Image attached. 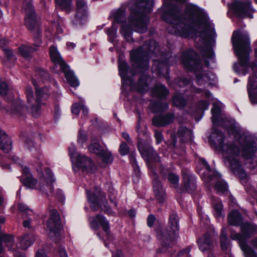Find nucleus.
<instances>
[{
    "label": "nucleus",
    "mask_w": 257,
    "mask_h": 257,
    "mask_svg": "<svg viewBox=\"0 0 257 257\" xmlns=\"http://www.w3.org/2000/svg\"><path fill=\"white\" fill-rule=\"evenodd\" d=\"M180 10L174 4L166 6L162 18L168 24L167 29L169 33L187 38L200 32V38L206 44L212 45L215 43L216 34L214 25L204 10L196 5H188L186 14L187 18L183 17Z\"/></svg>",
    "instance_id": "nucleus-1"
},
{
    "label": "nucleus",
    "mask_w": 257,
    "mask_h": 257,
    "mask_svg": "<svg viewBox=\"0 0 257 257\" xmlns=\"http://www.w3.org/2000/svg\"><path fill=\"white\" fill-rule=\"evenodd\" d=\"M153 54L159 55L162 60H153L152 71L156 73L157 75L161 76L163 74V71L167 69L169 65H171L169 60L174 58L171 57L170 54H165L160 50L157 43L154 40L146 42L142 47L137 50L131 51L130 53L132 65L134 70L130 69L127 63L124 61H119L118 69L119 75L121 78L122 83L129 77V73L135 75L137 72H143L138 83L137 89L141 92H144L149 89L148 82L151 78L149 77L145 72L149 68V56Z\"/></svg>",
    "instance_id": "nucleus-2"
},
{
    "label": "nucleus",
    "mask_w": 257,
    "mask_h": 257,
    "mask_svg": "<svg viewBox=\"0 0 257 257\" xmlns=\"http://www.w3.org/2000/svg\"><path fill=\"white\" fill-rule=\"evenodd\" d=\"M154 3V0H131L128 6L132 12L127 23L123 8L118 9L113 14L114 21L122 24L120 32L127 41H133V30L138 33L146 32L149 20L146 14L152 11Z\"/></svg>",
    "instance_id": "nucleus-3"
},
{
    "label": "nucleus",
    "mask_w": 257,
    "mask_h": 257,
    "mask_svg": "<svg viewBox=\"0 0 257 257\" xmlns=\"http://www.w3.org/2000/svg\"><path fill=\"white\" fill-rule=\"evenodd\" d=\"M231 42L234 52L238 57L239 63L235 64L234 70L238 74L245 75L247 70L251 67L253 73L257 72V66L255 63H248L249 55L251 51L249 35L247 33L239 31H234Z\"/></svg>",
    "instance_id": "nucleus-4"
},
{
    "label": "nucleus",
    "mask_w": 257,
    "mask_h": 257,
    "mask_svg": "<svg viewBox=\"0 0 257 257\" xmlns=\"http://www.w3.org/2000/svg\"><path fill=\"white\" fill-rule=\"evenodd\" d=\"M219 151L222 154L226 167L240 179L246 178V173L239 160L240 148L238 143L233 142L224 144Z\"/></svg>",
    "instance_id": "nucleus-5"
},
{
    "label": "nucleus",
    "mask_w": 257,
    "mask_h": 257,
    "mask_svg": "<svg viewBox=\"0 0 257 257\" xmlns=\"http://www.w3.org/2000/svg\"><path fill=\"white\" fill-rule=\"evenodd\" d=\"M179 217L172 213L169 216L167 227L157 230V237L161 242V247L158 249V252H165L172 246L179 236Z\"/></svg>",
    "instance_id": "nucleus-6"
},
{
    "label": "nucleus",
    "mask_w": 257,
    "mask_h": 257,
    "mask_svg": "<svg viewBox=\"0 0 257 257\" xmlns=\"http://www.w3.org/2000/svg\"><path fill=\"white\" fill-rule=\"evenodd\" d=\"M182 62L185 68L195 73L197 83L199 85L203 84V81L208 82L211 79L210 72H203L202 66L198 55L192 49L183 53Z\"/></svg>",
    "instance_id": "nucleus-7"
},
{
    "label": "nucleus",
    "mask_w": 257,
    "mask_h": 257,
    "mask_svg": "<svg viewBox=\"0 0 257 257\" xmlns=\"http://www.w3.org/2000/svg\"><path fill=\"white\" fill-rule=\"evenodd\" d=\"M222 104L221 102L213 103V107L211 111L212 113L211 120L213 125L212 133L209 137V143L217 150H219L224 146V134L214 127L215 125H218L223 120L224 117L221 112Z\"/></svg>",
    "instance_id": "nucleus-8"
},
{
    "label": "nucleus",
    "mask_w": 257,
    "mask_h": 257,
    "mask_svg": "<svg viewBox=\"0 0 257 257\" xmlns=\"http://www.w3.org/2000/svg\"><path fill=\"white\" fill-rule=\"evenodd\" d=\"M257 226L249 224H243L240 226L241 233L231 230L230 237L238 241L239 246L245 257H257L255 251L247 244V239L256 231Z\"/></svg>",
    "instance_id": "nucleus-9"
},
{
    "label": "nucleus",
    "mask_w": 257,
    "mask_h": 257,
    "mask_svg": "<svg viewBox=\"0 0 257 257\" xmlns=\"http://www.w3.org/2000/svg\"><path fill=\"white\" fill-rule=\"evenodd\" d=\"M138 148L142 156L144 157H146L148 161H149L150 160H153L156 162L160 161V158L158 157V154L153 148L150 147L147 149H142L140 146H139ZM147 164L149 168L151 170L152 174L154 176V179L153 181V188L155 195L159 202L160 203H163L164 202L165 199L166 194L165 191L162 187L160 182L157 178V176L153 170L152 163L148 161Z\"/></svg>",
    "instance_id": "nucleus-10"
},
{
    "label": "nucleus",
    "mask_w": 257,
    "mask_h": 257,
    "mask_svg": "<svg viewBox=\"0 0 257 257\" xmlns=\"http://www.w3.org/2000/svg\"><path fill=\"white\" fill-rule=\"evenodd\" d=\"M69 152L74 171H77L79 168L83 171L91 173L96 170V166L91 159L77 153L74 145H72L69 147Z\"/></svg>",
    "instance_id": "nucleus-11"
},
{
    "label": "nucleus",
    "mask_w": 257,
    "mask_h": 257,
    "mask_svg": "<svg viewBox=\"0 0 257 257\" xmlns=\"http://www.w3.org/2000/svg\"><path fill=\"white\" fill-rule=\"evenodd\" d=\"M22 9L26 15L24 20L25 26L29 31L39 35L41 30L30 0H26L24 2Z\"/></svg>",
    "instance_id": "nucleus-12"
},
{
    "label": "nucleus",
    "mask_w": 257,
    "mask_h": 257,
    "mask_svg": "<svg viewBox=\"0 0 257 257\" xmlns=\"http://www.w3.org/2000/svg\"><path fill=\"white\" fill-rule=\"evenodd\" d=\"M33 84L35 86L36 98L34 97L32 88L28 86L26 90V95L27 99V103L29 107L34 111H38L40 106L41 101L46 99L48 98V89L43 88L38 89L36 85V81L32 80Z\"/></svg>",
    "instance_id": "nucleus-13"
},
{
    "label": "nucleus",
    "mask_w": 257,
    "mask_h": 257,
    "mask_svg": "<svg viewBox=\"0 0 257 257\" xmlns=\"http://www.w3.org/2000/svg\"><path fill=\"white\" fill-rule=\"evenodd\" d=\"M230 9L236 17L241 19L253 18V14L255 11L250 0H234Z\"/></svg>",
    "instance_id": "nucleus-14"
},
{
    "label": "nucleus",
    "mask_w": 257,
    "mask_h": 257,
    "mask_svg": "<svg viewBox=\"0 0 257 257\" xmlns=\"http://www.w3.org/2000/svg\"><path fill=\"white\" fill-rule=\"evenodd\" d=\"M47 228L49 237L56 242H58L60 240L61 225L59 214L56 209L50 210Z\"/></svg>",
    "instance_id": "nucleus-15"
},
{
    "label": "nucleus",
    "mask_w": 257,
    "mask_h": 257,
    "mask_svg": "<svg viewBox=\"0 0 257 257\" xmlns=\"http://www.w3.org/2000/svg\"><path fill=\"white\" fill-rule=\"evenodd\" d=\"M87 199L90 204V208L94 211L99 210L103 206L106 207L107 202L103 192H101L100 188L98 187H95L93 194H91L90 191L86 190Z\"/></svg>",
    "instance_id": "nucleus-16"
},
{
    "label": "nucleus",
    "mask_w": 257,
    "mask_h": 257,
    "mask_svg": "<svg viewBox=\"0 0 257 257\" xmlns=\"http://www.w3.org/2000/svg\"><path fill=\"white\" fill-rule=\"evenodd\" d=\"M36 168L38 172L41 174L40 176V182L39 185H41L39 188L41 190L46 191L47 194L49 192H52L53 191V187L52 186V183L55 181L53 179V174L51 173V170L49 169H46L45 170V175L42 173V163L39 160L36 163Z\"/></svg>",
    "instance_id": "nucleus-17"
},
{
    "label": "nucleus",
    "mask_w": 257,
    "mask_h": 257,
    "mask_svg": "<svg viewBox=\"0 0 257 257\" xmlns=\"http://www.w3.org/2000/svg\"><path fill=\"white\" fill-rule=\"evenodd\" d=\"M89 221L91 227L93 229H97L99 227V224L101 225L107 235L109 234V223L105 218L100 214H98L96 217H90Z\"/></svg>",
    "instance_id": "nucleus-18"
},
{
    "label": "nucleus",
    "mask_w": 257,
    "mask_h": 257,
    "mask_svg": "<svg viewBox=\"0 0 257 257\" xmlns=\"http://www.w3.org/2000/svg\"><path fill=\"white\" fill-rule=\"evenodd\" d=\"M174 119V114L169 112L164 115L154 116L152 119V123L154 125L158 127L165 126L172 123Z\"/></svg>",
    "instance_id": "nucleus-19"
},
{
    "label": "nucleus",
    "mask_w": 257,
    "mask_h": 257,
    "mask_svg": "<svg viewBox=\"0 0 257 257\" xmlns=\"http://www.w3.org/2000/svg\"><path fill=\"white\" fill-rule=\"evenodd\" d=\"M183 179L184 186L186 190L188 192H192L196 189V179L194 176L192 175L187 171H183Z\"/></svg>",
    "instance_id": "nucleus-20"
},
{
    "label": "nucleus",
    "mask_w": 257,
    "mask_h": 257,
    "mask_svg": "<svg viewBox=\"0 0 257 257\" xmlns=\"http://www.w3.org/2000/svg\"><path fill=\"white\" fill-rule=\"evenodd\" d=\"M197 243L199 248L203 252L210 250L213 246L212 239L208 233H205L199 238Z\"/></svg>",
    "instance_id": "nucleus-21"
},
{
    "label": "nucleus",
    "mask_w": 257,
    "mask_h": 257,
    "mask_svg": "<svg viewBox=\"0 0 257 257\" xmlns=\"http://www.w3.org/2000/svg\"><path fill=\"white\" fill-rule=\"evenodd\" d=\"M12 142L10 137L6 132L0 130V150L7 153L12 149Z\"/></svg>",
    "instance_id": "nucleus-22"
},
{
    "label": "nucleus",
    "mask_w": 257,
    "mask_h": 257,
    "mask_svg": "<svg viewBox=\"0 0 257 257\" xmlns=\"http://www.w3.org/2000/svg\"><path fill=\"white\" fill-rule=\"evenodd\" d=\"M49 54L52 61L55 64L58 65L60 67V69H64L67 65L63 61L59 52L56 47L52 46L50 48Z\"/></svg>",
    "instance_id": "nucleus-23"
},
{
    "label": "nucleus",
    "mask_w": 257,
    "mask_h": 257,
    "mask_svg": "<svg viewBox=\"0 0 257 257\" xmlns=\"http://www.w3.org/2000/svg\"><path fill=\"white\" fill-rule=\"evenodd\" d=\"M20 247L22 249H27L35 241V236L32 234H24L19 237Z\"/></svg>",
    "instance_id": "nucleus-24"
},
{
    "label": "nucleus",
    "mask_w": 257,
    "mask_h": 257,
    "mask_svg": "<svg viewBox=\"0 0 257 257\" xmlns=\"http://www.w3.org/2000/svg\"><path fill=\"white\" fill-rule=\"evenodd\" d=\"M178 136L180 141L183 143L190 142L193 138L192 132L184 126H181L178 131Z\"/></svg>",
    "instance_id": "nucleus-25"
},
{
    "label": "nucleus",
    "mask_w": 257,
    "mask_h": 257,
    "mask_svg": "<svg viewBox=\"0 0 257 257\" xmlns=\"http://www.w3.org/2000/svg\"><path fill=\"white\" fill-rule=\"evenodd\" d=\"M257 77L255 74H253L251 77L248 78V82L247 85V89L248 92L249 97L250 101L253 104H257V93H251V90L254 89L255 83Z\"/></svg>",
    "instance_id": "nucleus-26"
},
{
    "label": "nucleus",
    "mask_w": 257,
    "mask_h": 257,
    "mask_svg": "<svg viewBox=\"0 0 257 257\" xmlns=\"http://www.w3.org/2000/svg\"><path fill=\"white\" fill-rule=\"evenodd\" d=\"M61 70L64 73L67 82L71 86L76 87L79 85V80L74 75L73 72L69 70L68 65Z\"/></svg>",
    "instance_id": "nucleus-27"
},
{
    "label": "nucleus",
    "mask_w": 257,
    "mask_h": 257,
    "mask_svg": "<svg viewBox=\"0 0 257 257\" xmlns=\"http://www.w3.org/2000/svg\"><path fill=\"white\" fill-rule=\"evenodd\" d=\"M152 95L160 98H164L169 94V90L162 84H157L152 90Z\"/></svg>",
    "instance_id": "nucleus-28"
},
{
    "label": "nucleus",
    "mask_w": 257,
    "mask_h": 257,
    "mask_svg": "<svg viewBox=\"0 0 257 257\" xmlns=\"http://www.w3.org/2000/svg\"><path fill=\"white\" fill-rule=\"evenodd\" d=\"M256 151V148L253 143H246L244 145L243 148L242 156L245 159H252Z\"/></svg>",
    "instance_id": "nucleus-29"
},
{
    "label": "nucleus",
    "mask_w": 257,
    "mask_h": 257,
    "mask_svg": "<svg viewBox=\"0 0 257 257\" xmlns=\"http://www.w3.org/2000/svg\"><path fill=\"white\" fill-rule=\"evenodd\" d=\"M214 215L217 218H223L224 214L223 210V204L218 199L212 200Z\"/></svg>",
    "instance_id": "nucleus-30"
},
{
    "label": "nucleus",
    "mask_w": 257,
    "mask_h": 257,
    "mask_svg": "<svg viewBox=\"0 0 257 257\" xmlns=\"http://www.w3.org/2000/svg\"><path fill=\"white\" fill-rule=\"evenodd\" d=\"M228 222L232 225H239L242 222L241 214L237 211H231L228 216Z\"/></svg>",
    "instance_id": "nucleus-31"
},
{
    "label": "nucleus",
    "mask_w": 257,
    "mask_h": 257,
    "mask_svg": "<svg viewBox=\"0 0 257 257\" xmlns=\"http://www.w3.org/2000/svg\"><path fill=\"white\" fill-rule=\"evenodd\" d=\"M88 149L90 152L96 155H99L103 150L100 146L98 139L95 138L91 139L90 144L88 146Z\"/></svg>",
    "instance_id": "nucleus-32"
},
{
    "label": "nucleus",
    "mask_w": 257,
    "mask_h": 257,
    "mask_svg": "<svg viewBox=\"0 0 257 257\" xmlns=\"http://www.w3.org/2000/svg\"><path fill=\"white\" fill-rule=\"evenodd\" d=\"M27 107L22 104L21 100L17 99L13 101L11 110H8V111H10L13 113H21Z\"/></svg>",
    "instance_id": "nucleus-33"
},
{
    "label": "nucleus",
    "mask_w": 257,
    "mask_h": 257,
    "mask_svg": "<svg viewBox=\"0 0 257 257\" xmlns=\"http://www.w3.org/2000/svg\"><path fill=\"white\" fill-rule=\"evenodd\" d=\"M36 50V48L35 47L26 45H22L19 48L20 54L26 58H30L32 54Z\"/></svg>",
    "instance_id": "nucleus-34"
},
{
    "label": "nucleus",
    "mask_w": 257,
    "mask_h": 257,
    "mask_svg": "<svg viewBox=\"0 0 257 257\" xmlns=\"http://www.w3.org/2000/svg\"><path fill=\"white\" fill-rule=\"evenodd\" d=\"M200 161L206 168L207 172L206 173V174L208 176L209 181L212 180L214 178L217 179L220 177L221 175L218 173L211 170L210 166L204 159H201Z\"/></svg>",
    "instance_id": "nucleus-35"
},
{
    "label": "nucleus",
    "mask_w": 257,
    "mask_h": 257,
    "mask_svg": "<svg viewBox=\"0 0 257 257\" xmlns=\"http://www.w3.org/2000/svg\"><path fill=\"white\" fill-rule=\"evenodd\" d=\"M186 99L181 94H176L173 98V103L179 108H183L186 104Z\"/></svg>",
    "instance_id": "nucleus-36"
},
{
    "label": "nucleus",
    "mask_w": 257,
    "mask_h": 257,
    "mask_svg": "<svg viewBox=\"0 0 257 257\" xmlns=\"http://www.w3.org/2000/svg\"><path fill=\"white\" fill-rule=\"evenodd\" d=\"M97 156L100 157L102 159L103 162L106 164L111 163L113 160V158L111 152L108 151L107 150L103 149L99 155Z\"/></svg>",
    "instance_id": "nucleus-37"
},
{
    "label": "nucleus",
    "mask_w": 257,
    "mask_h": 257,
    "mask_svg": "<svg viewBox=\"0 0 257 257\" xmlns=\"http://www.w3.org/2000/svg\"><path fill=\"white\" fill-rule=\"evenodd\" d=\"M24 186L31 189H34L37 184V181L32 176H28L21 180Z\"/></svg>",
    "instance_id": "nucleus-38"
},
{
    "label": "nucleus",
    "mask_w": 257,
    "mask_h": 257,
    "mask_svg": "<svg viewBox=\"0 0 257 257\" xmlns=\"http://www.w3.org/2000/svg\"><path fill=\"white\" fill-rule=\"evenodd\" d=\"M220 245L223 250L227 249L228 245V237L226 233V230L225 228L222 229L220 235Z\"/></svg>",
    "instance_id": "nucleus-39"
},
{
    "label": "nucleus",
    "mask_w": 257,
    "mask_h": 257,
    "mask_svg": "<svg viewBox=\"0 0 257 257\" xmlns=\"http://www.w3.org/2000/svg\"><path fill=\"white\" fill-rule=\"evenodd\" d=\"M2 50L7 58V61H4L5 64L7 65L8 62H13L16 60L15 56L11 50L4 47H2Z\"/></svg>",
    "instance_id": "nucleus-40"
},
{
    "label": "nucleus",
    "mask_w": 257,
    "mask_h": 257,
    "mask_svg": "<svg viewBox=\"0 0 257 257\" xmlns=\"http://www.w3.org/2000/svg\"><path fill=\"white\" fill-rule=\"evenodd\" d=\"M215 190L221 193H224L227 191V186L226 183L223 180L217 181L214 186Z\"/></svg>",
    "instance_id": "nucleus-41"
},
{
    "label": "nucleus",
    "mask_w": 257,
    "mask_h": 257,
    "mask_svg": "<svg viewBox=\"0 0 257 257\" xmlns=\"http://www.w3.org/2000/svg\"><path fill=\"white\" fill-rule=\"evenodd\" d=\"M56 3L67 13H69L71 6V0H56Z\"/></svg>",
    "instance_id": "nucleus-42"
},
{
    "label": "nucleus",
    "mask_w": 257,
    "mask_h": 257,
    "mask_svg": "<svg viewBox=\"0 0 257 257\" xmlns=\"http://www.w3.org/2000/svg\"><path fill=\"white\" fill-rule=\"evenodd\" d=\"M76 18L79 16V14L82 15L86 14L85 3L84 1H77V4Z\"/></svg>",
    "instance_id": "nucleus-43"
},
{
    "label": "nucleus",
    "mask_w": 257,
    "mask_h": 257,
    "mask_svg": "<svg viewBox=\"0 0 257 257\" xmlns=\"http://www.w3.org/2000/svg\"><path fill=\"white\" fill-rule=\"evenodd\" d=\"M201 52L203 57L208 59L213 58L214 53L210 48L204 47L201 50Z\"/></svg>",
    "instance_id": "nucleus-44"
},
{
    "label": "nucleus",
    "mask_w": 257,
    "mask_h": 257,
    "mask_svg": "<svg viewBox=\"0 0 257 257\" xmlns=\"http://www.w3.org/2000/svg\"><path fill=\"white\" fill-rule=\"evenodd\" d=\"M155 112L162 111L167 110L168 108V105L167 103H161L157 102L154 103Z\"/></svg>",
    "instance_id": "nucleus-45"
},
{
    "label": "nucleus",
    "mask_w": 257,
    "mask_h": 257,
    "mask_svg": "<svg viewBox=\"0 0 257 257\" xmlns=\"http://www.w3.org/2000/svg\"><path fill=\"white\" fill-rule=\"evenodd\" d=\"M168 180L170 183L174 185V187H176L178 185L179 178L176 174L170 173L168 175Z\"/></svg>",
    "instance_id": "nucleus-46"
},
{
    "label": "nucleus",
    "mask_w": 257,
    "mask_h": 257,
    "mask_svg": "<svg viewBox=\"0 0 257 257\" xmlns=\"http://www.w3.org/2000/svg\"><path fill=\"white\" fill-rule=\"evenodd\" d=\"M10 92L9 87L5 82H2L0 83V94L5 97L9 94Z\"/></svg>",
    "instance_id": "nucleus-47"
},
{
    "label": "nucleus",
    "mask_w": 257,
    "mask_h": 257,
    "mask_svg": "<svg viewBox=\"0 0 257 257\" xmlns=\"http://www.w3.org/2000/svg\"><path fill=\"white\" fill-rule=\"evenodd\" d=\"M37 74L39 77H40L42 81H45L49 79V74L43 69H39L37 72Z\"/></svg>",
    "instance_id": "nucleus-48"
},
{
    "label": "nucleus",
    "mask_w": 257,
    "mask_h": 257,
    "mask_svg": "<svg viewBox=\"0 0 257 257\" xmlns=\"http://www.w3.org/2000/svg\"><path fill=\"white\" fill-rule=\"evenodd\" d=\"M117 28L114 27V24L108 29L107 34L109 39L112 41L116 37Z\"/></svg>",
    "instance_id": "nucleus-49"
},
{
    "label": "nucleus",
    "mask_w": 257,
    "mask_h": 257,
    "mask_svg": "<svg viewBox=\"0 0 257 257\" xmlns=\"http://www.w3.org/2000/svg\"><path fill=\"white\" fill-rule=\"evenodd\" d=\"M86 14L82 15L79 14V16L76 18V14L72 20V23L75 25H81L83 21L85 20Z\"/></svg>",
    "instance_id": "nucleus-50"
},
{
    "label": "nucleus",
    "mask_w": 257,
    "mask_h": 257,
    "mask_svg": "<svg viewBox=\"0 0 257 257\" xmlns=\"http://www.w3.org/2000/svg\"><path fill=\"white\" fill-rule=\"evenodd\" d=\"M86 141L87 136L86 134L80 130L78 136V142L82 146L83 143L86 142Z\"/></svg>",
    "instance_id": "nucleus-51"
},
{
    "label": "nucleus",
    "mask_w": 257,
    "mask_h": 257,
    "mask_svg": "<svg viewBox=\"0 0 257 257\" xmlns=\"http://www.w3.org/2000/svg\"><path fill=\"white\" fill-rule=\"evenodd\" d=\"M19 210L27 215H31L32 214V211L25 204L21 203L19 205Z\"/></svg>",
    "instance_id": "nucleus-52"
},
{
    "label": "nucleus",
    "mask_w": 257,
    "mask_h": 257,
    "mask_svg": "<svg viewBox=\"0 0 257 257\" xmlns=\"http://www.w3.org/2000/svg\"><path fill=\"white\" fill-rule=\"evenodd\" d=\"M119 152L121 155H125L129 152V149L126 143H122L119 147Z\"/></svg>",
    "instance_id": "nucleus-53"
},
{
    "label": "nucleus",
    "mask_w": 257,
    "mask_h": 257,
    "mask_svg": "<svg viewBox=\"0 0 257 257\" xmlns=\"http://www.w3.org/2000/svg\"><path fill=\"white\" fill-rule=\"evenodd\" d=\"M82 107V104L79 103L73 104L71 108L72 112L74 114L78 115Z\"/></svg>",
    "instance_id": "nucleus-54"
},
{
    "label": "nucleus",
    "mask_w": 257,
    "mask_h": 257,
    "mask_svg": "<svg viewBox=\"0 0 257 257\" xmlns=\"http://www.w3.org/2000/svg\"><path fill=\"white\" fill-rule=\"evenodd\" d=\"M209 104L208 102L204 100L200 101L198 104V107L202 110H207L208 108Z\"/></svg>",
    "instance_id": "nucleus-55"
},
{
    "label": "nucleus",
    "mask_w": 257,
    "mask_h": 257,
    "mask_svg": "<svg viewBox=\"0 0 257 257\" xmlns=\"http://www.w3.org/2000/svg\"><path fill=\"white\" fill-rule=\"evenodd\" d=\"M195 91L197 93H202V95L205 97L209 98L211 96V93L207 90L203 91L200 88H196Z\"/></svg>",
    "instance_id": "nucleus-56"
},
{
    "label": "nucleus",
    "mask_w": 257,
    "mask_h": 257,
    "mask_svg": "<svg viewBox=\"0 0 257 257\" xmlns=\"http://www.w3.org/2000/svg\"><path fill=\"white\" fill-rule=\"evenodd\" d=\"M155 138L157 144L161 143L163 141V136L161 133L156 131L155 134Z\"/></svg>",
    "instance_id": "nucleus-57"
},
{
    "label": "nucleus",
    "mask_w": 257,
    "mask_h": 257,
    "mask_svg": "<svg viewBox=\"0 0 257 257\" xmlns=\"http://www.w3.org/2000/svg\"><path fill=\"white\" fill-rule=\"evenodd\" d=\"M155 220H156V218H155V216L153 214H150L148 216V218H147L148 225L149 227L152 226Z\"/></svg>",
    "instance_id": "nucleus-58"
},
{
    "label": "nucleus",
    "mask_w": 257,
    "mask_h": 257,
    "mask_svg": "<svg viewBox=\"0 0 257 257\" xmlns=\"http://www.w3.org/2000/svg\"><path fill=\"white\" fill-rule=\"evenodd\" d=\"M25 145L29 149H31L34 146L33 141L30 139H27L25 141Z\"/></svg>",
    "instance_id": "nucleus-59"
},
{
    "label": "nucleus",
    "mask_w": 257,
    "mask_h": 257,
    "mask_svg": "<svg viewBox=\"0 0 257 257\" xmlns=\"http://www.w3.org/2000/svg\"><path fill=\"white\" fill-rule=\"evenodd\" d=\"M251 169H254L257 167V159L254 158L249 162V166Z\"/></svg>",
    "instance_id": "nucleus-60"
},
{
    "label": "nucleus",
    "mask_w": 257,
    "mask_h": 257,
    "mask_svg": "<svg viewBox=\"0 0 257 257\" xmlns=\"http://www.w3.org/2000/svg\"><path fill=\"white\" fill-rule=\"evenodd\" d=\"M189 252H190V249L185 248V249L180 251L178 253V256L185 255L186 257H189V256L190 255L189 254Z\"/></svg>",
    "instance_id": "nucleus-61"
},
{
    "label": "nucleus",
    "mask_w": 257,
    "mask_h": 257,
    "mask_svg": "<svg viewBox=\"0 0 257 257\" xmlns=\"http://www.w3.org/2000/svg\"><path fill=\"white\" fill-rule=\"evenodd\" d=\"M189 81L186 79H180L177 82L179 87H182L184 85H186L189 83Z\"/></svg>",
    "instance_id": "nucleus-62"
},
{
    "label": "nucleus",
    "mask_w": 257,
    "mask_h": 257,
    "mask_svg": "<svg viewBox=\"0 0 257 257\" xmlns=\"http://www.w3.org/2000/svg\"><path fill=\"white\" fill-rule=\"evenodd\" d=\"M59 253L61 257H68L66 250L64 247H60L59 249Z\"/></svg>",
    "instance_id": "nucleus-63"
},
{
    "label": "nucleus",
    "mask_w": 257,
    "mask_h": 257,
    "mask_svg": "<svg viewBox=\"0 0 257 257\" xmlns=\"http://www.w3.org/2000/svg\"><path fill=\"white\" fill-rule=\"evenodd\" d=\"M36 257H47L43 250H38L36 254Z\"/></svg>",
    "instance_id": "nucleus-64"
}]
</instances>
